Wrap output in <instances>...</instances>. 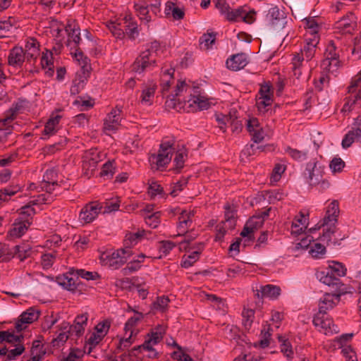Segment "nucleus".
Returning a JSON list of instances; mask_svg holds the SVG:
<instances>
[{
	"instance_id": "obj_1",
	"label": "nucleus",
	"mask_w": 361,
	"mask_h": 361,
	"mask_svg": "<svg viewBox=\"0 0 361 361\" xmlns=\"http://www.w3.org/2000/svg\"><path fill=\"white\" fill-rule=\"evenodd\" d=\"M184 90H188V87L185 81L179 82L176 87L175 94H172L169 99L166 102V106L169 109L180 111V109L188 111H197L207 109L210 104L209 101L203 96L199 94V87H194V95L190 94V99L182 106L181 103L176 102V97Z\"/></svg>"
},
{
	"instance_id": "obj_2",
	"label": "nucleus",
	"mask_w": 361,
	"mask_h": 361,
	"mask_svg": "<svg viewBox=\"0 0 361 361\" xmlns=\"http://www.w3.org/2000/svg\"><path fill=\"white\" fill-rule=\"evenodd\" d=\"M108 27L118 39H124L125 37H128L130 40L133 41L140 33L137 21L130 14L126 15L119 21L110 22Z\"/></svg>"
},
{
	"instance_id": "obj_3",
	"label": "nucleus",
	"mask_w": 361,
	"mask_h": 361,
	"mask_svg": "<svg viewBox=\"0 0 361 361\" xmlns=\"http://www.w3.org/2000/svg\"><path fill=\"white\" fill-rule=\"evenodd\" d=\"M346 268L342 263L332 261L326 270L317 271L316 276L324 284L339 288L342 285L340 278L346 274Z\"/></svg>"
},
{
	"instance_id": "obj_4",
	"label": "nucleus",
	"mask_w": 361,
	"mask_h": 361,
	"mask_svg": "<svg viewBox=\"0 0 361 361\" xmlns=\"http://www.w3.org/2000/svg\"><path fill=\"white\" fill-rule=\"evenodd\" d=\"M65 30L68 34L67 46L71 49H75L74 57L78 61H82L84 65L87 63V58L84 56L81 50L78 48V45L81 41L80 30L73 20H68L65 27Z\"/></svg>"
},
{
	"instance_id": "obj_5",
	"label": "nucleus",
	"mask_w": 361,
	"mask_h": 361,
	"mask_svg": "<svg viewBox=\"0 0 361 361\" xmlns=\"http://www.w3.org/2000/svg\"><path fill=\"white\" fill-rule=\"evenodd\" d=\"M166 333V329L162 325H158L152 329L149 333L145 337V342L137 347H135L134 350H144L149 352L147 357L149 358H156L158 357V353L153 348L154 345L159 343Z\"/></svg>"
},
{
	"instance_id": "obj_6",
	"label": "nucleus",
	"mask_w": 361,
	"mask_h": 361,
	"mask_svg": "<svg viewBox=\"0 0 361 361\" xmlns=\"http://www.w3.org/2000/svg\"><path fill=\"white\" fill-rule=\"evenodd\" d=\"M173 143L169 141L162 142L157 154H152L149 157L151 167L154 170H161L171 161L174 149Z\"/></svg>"
},
{
	"instance_id": "obj_7",
	"label": "nucleus",
	"mask_w": 361,
	"mask_h": 361,
	"mask_svg": "<svg viewBox=\"0 0 361 361\" xmlns=\"http://www.w3.org/2000/svg\"><path fill=\"white\" fill-rule=\"evenodd\" d=\"M324 174L325 166L317 159H311L307 162L303 172L304 178L311 188H313L315 183H318Z\"/></svg>"
},
{
	"instance_id": "obj_8",
	"label": "nucleus",
	"mask_w": 361,
	"mask_h": 361,
	"mask_svg": "<svg viewBox=\"0 0 361 361\" xmlns=\"http://www.w3.org/2000/svg\"><path fill=\"white\" fill-rule=\"evenodd\" d=\"M157 66L155 54L149 51H143L136 58L132 65V70L137 73L152 71Z\"/></svg>"
},
{
	"instance_id": "obj_9",
	"label": "nucleus",
	"mask_w": 361,
	"mask_h": 361,
	"mask_svg": "<svg viewBox=\"0 0 361 361\" xmlns=\"http://www.w3.org/2000/svg\"><path fill=\"white\" fill-rule=\"evenodd\" d=\"M333 41H330L326 45L324 59L322 61L321 67L332 73L335 72L340 65L339 54Z\"/></svg>"
},
{
	"instance_id": "obj_10",
	"label": "nucleus",
	"mask_w": 361,
	"mask_h": 361,
	"mask_svg": "<svg viewBox=\"0 0 361 361\" xmlns=\"http://www.w3.org/2000/svg\"><path fill=\"white\" fill-rule=\"evenodd\" d=\"M312 322L319 331L326 335L337 332V326L333 324L332 319L329 317L326 312L319 311L314 317Z\"/></svg>"
},
{
	"instance_id": "obj_11",
	"label": "nucleus",
	"mask_w": 361,
	"mask_h": 361,
	"mask_svg": "<svg viewBox=\"0 0 361 361\" xmlns=\"http://www.w3.org/2000/svg\"><path fill=\"white\" fill-rule=\"evenodd\" d=\"M354 142L361 143V116H357L353 127L344 136L341 145L344 149L350 147Z\"/></svg>"
},
{
	"instance_id": "obj_12",
	"label": "nucleus",
	"mask_w": 361,
	"mask_h": 361,
	"mask_svg": "<svg viewBox=\"0 0 361 361\" xmlns=\"http://www.w3.org/2000/svg\"><path fill=\"white\" fill-rule=\"evenodd\" d=\"M102 204L98 202H92L87 204L81 210L79 214L80 220L84 224H89L93 221L102 212Z\"/></svg>"
},
{
	"instance_id": "obj_13",
	"label": "nucleus",
	"mask_w": 361,
	"mask_h": 361,
	"mask_svg": "<svg viewBox=\"0 0 361 361\" xmlns=\"http://www.w3.org/2000/svg\"><path fill=\"white\" fill-rule=\"evenodd\" d=\"M39 318V312L33 308H29L23 312L15 323V329L16 334H22L21 331L25 330L27 325L32 324Z\"/></svg>"
},
{
	"instance_id": "obj_14",
	"label": "nucleus",
	"mask_w": 361,
	"mask_h": 361,
	"mask_svg": "<svg viewBox=\"0 0 361 361\" xmlns=\"http://www.w3.org/2000/svg\"><path fill=\"white\" fill-rule=\"evenodd\" d=\"M348 93L349 96L347 97L346 104L351 106L361 103V72L352 80L350 85L348 87Z\"/></svg>"
},
{
	"instance_id": "obj_15",
	"label": "nucleus",
	"mask_w": 361,
	"mask_h": 361,
	"mask_svg": "<svg viewBox=\"0 0 361 361\" xmlns=\"http://www.w3.org/2000/svg\"><path fill=\"white\" fill-rule=\"evenodd\" d=\"M30 219H25L24 216L18 217L15 219L12 227L7 233V238L13 240L23 235L30 226Z\"/></svg>"
},
{
	"instance_id": "obj_16",
	"label": "nucleus",
	"mask_w": 361,
	"mask_h": 361,
	"mask_svg": "<svg viewBox=\"0 0 361 361\" xmlns=\"http://www.w3.org/2000/svg\"><path fill=\"white\" fill-rule=\"evenodd\" d=\"M103 154L97 149H91L86 152L82 161V168L86 171H94L99 162L102 160Z\"/></svg>"
},
{
	"instance_id": "obj_17",
	"label": "nucleus",
	"mask_w": 361,
	"mask_h": 361,
	"mask_svg": "<svg viewBox=\"0 0 361 361\" xmlns=\"http://www.w3.org/2000/svg\"><path fill=\"white\" fill-rule=\"evenodd\" d=\"M247 130L252 137V140L259 143L264 138V131L257 118H251L247 121Z\"/></svg>"
},
{
	"instance_id": "obj_18",
	"label": "nucleus",
	"mask_w": 361,
	"mask_h": 361,
	"mask_svg": "<svg viewBox=\"0 0 361 361\" xmlns=\"http://www.w3.org/2000/svg\"><path fill=\"white\" fill-rule=\"evenodd\" d=\"M122 110L116 107L108 114L104 123V128L108 131H116L121 125Z\"/></svg>"
},
{
	"instance_id": "obj_19",
	"label": "nucleus",
	"mask_w": 361,
	"mask_h": 361,
	"mask_svg": "<svg viewBox=\"0 0 361 361\" xmlns=\"http://www.w3.org/2000/svg\"><path fill=\"white\" fill-rule=\"evenodd\" d=\"M248 63V57L245 53L232 55L226 62V67L233 71L243 68Z\"/></svg>"
},
{
	"instance_id": "obj_20",
	"label": "nucleus",
	"mask_w": 361,
	"mask_h": 361,
	"mask_svg": "<svg viewBox=\"0 0 361 361\" xmlns=\"http://www.w3.org/2000/svg\"><path fill=\"white\" fill-rule=\"evenodd\" d=\"M195 216V212L183 210L178 216V223L177 226L178 235H183L186 233L188 229L190 227L192 222V217Z\"/></svg>"
},
{
	"instance_id": "obj_21",
	"label": "nucleus",
	"mask_w": 361,
	"mask_h": 361,
	"mask_svg": "<svg viewBox=\"0 0 361 361\" xmlns=\"http://www.w3.org/2000/svg\"><path fill=\"white\" fill-rule=\"evenodd\" d=\"M266 20L271 26L283 27L285 23L284 13L277 6L271 7L266 15Z\"/></svg>"
},
{
	"instance_id": "obj_22",
	"label": "nucleus",
	"mask_w": 361,
	"mask_h": 361,
	"mask_svg": "<svg viewBox=\"0 0 361 361\" xmlns=\"http://www.w3.org/2000/svg\"><path fill=\"white\" fill-rule=\"evenodd\" d=\"M26 60L24 49L21 47H13L8 54V65L15 68H20Z\"/></svg>"
},
{
	"instance_id": "obj_23",
	"label": "nucleus",
	"mask_w": 361,
	"mask_h": 361,
	"mask_svg": "<svg viewBox=\"0 0 361 361\" xmlns=\"http://www.w3.org/2000/svg\"><path fill=\"white\" fill-rule=\"evenodd\" d=\"M126 254L127 251L125 249L118 250L106 257V264L111 269H117L127 262Z\"/></svg>"
},
{
	"instance_id": "obj_24",
	"label": "nucleus",
	"mask_w": 361,
	"mask_h": 361,
	"mask_svg": "<svg viewBox=\"0 0 361 361\" xmlns=\"http://www.w3.org/2000/svg\"><path fill=\"white\" fill-rule=\"evenodd\" d=\"M57 173L54 169H47L44 176L40 187L47 192L51 193L54 190V186L58 185L56 180Z\"/></svg>"
},
{
	"instance_id": "obj_25",
	"label": "nucleus",
	"mask_w": 361,
	"mask_h": 361,
	"mask_svg": "<svg viewBox=\"0 0 361 361\" xmlns=\"http://www.w3.org/2000/svg\"><path fill=\"white\" fill-rule=\"evenodd\" d=\"M59 334L56 337L53 338L51 340V344L53 347L59 348L61 345H63L68 337L71 335H73L69 330V324L65 321L61 322L59 326Z\"/></svg>"
},
{
	"instance_id": "obj_26",
	"label": "nucleus",
	"mask_w": 361,
	"mask_h": 361,
	"mask_svg": "<svg viewBox=\"0 0 361 361\" xmlns=\"http://www.w3.org/2000/svg\"><path fill=\"white\" fill-rule=\"evenodd\" d=\"M281 294V288L275 285L268 284L261 286L259 290H256L255 295L259 299L263 298H269L271 299H276Z\"/></svg>"
},
{
	"instance_id": "obj_27",
	"label": "nucleus",
	"mask_w": 361,
	"mask_h": 361,
	"mask_svg": "<svg viewBox=\"0 0 361 361\" xmlns=\"http://www.w3.org/2000/svg\"><path fill=\"white\" fill-rule=\"evenodd\" d=\"M340 301L339 294L326 293L320 299L319 305V311L326 312L332 309Z\"/></svg>"
},
{
	"instance_id": "obj_28",
	"label": "nucleus",
	"mask_w": 361,
	"mask_h": 361,
	"mask_svg": "<svg viewBox=\"0 0 361 361\" xmlns=\"http://www.w3.org/2000/svg\"><path fill=\"white\" fill-rule=\"evenodd\" d=\"M196 250L191 252L189 255H183L180 262L183 268L188 269L192 267L199 259L203 249L204 244L200 243L196 247Z\"/></svg>"
},
{
	"instance_id": "obj_29",
	"label": "nucleus",
	"mask_w": 361,
	"mask_h": 361,
	"mask_svg": "<svg viewBox=\"0 0 361 361\" xmlns=\"http://www.w3.org/2000/svg\"><path fill=\"white\" fill-rule=\"evenodd\" d=\"M339 213L338 202L333 200L328 206L326 215L322 220V225H328L329 224H336Z\"/></svg>"
},
{
	"instance_id": "obj_30",
	"label": "nucleus",
	"mask_w": 361,
	"mask_h": 361,
	"mask_svg": "<svg viewBox=\"0 0 361 361\" xmlns=\"http://www.w3.org/2000/svg\"><path fill=\"white\" fill-rule=\"evenodd\" d=\"M354 27L355 23L352 13L342 18L335 23V28L342 34L351 33L354 30Z\"/></svg>"
},
{
	"instance_id": "obj_31",
	"label": "nucleus",
	"mask_w": 361,
	"mask_h": 361,
	"mask_svg": "<svg viewBox=\"0 0 361 361\" xmlns=\"http://www.w3.org/2000/svg\"><path fill=\"white\" fill-rule=\"evenodd\" d=\"M88 316L87 314L78 315L74 320V324L72 326L69 325V330L72 334H75L77 337L80 336L87 326Z\"/></svg>"
},
{
	"instance_id": "obj_32",
	"label": "nucleus",
	"mask_w": 361,
	"mask_h": 361,
	"mask_svg": "<svg viewBox=\"0 0 361 361\" xmlns=\"http://www.w3.org/2000/svg\"><path fill=\"white\" fill-rule=\"evenodd\" d=\"M317 47L310 44L308 43H305L303 47L300 49V52L297 53L294 55L293 58L303 62V61H310L314 56L316 53Z\"/></svg>"
},
{
	"instance_id": "obj_33",
	"label": "nucleus",
	"mask_w": 361,
	"mask_h": 361,
	"mask_svg": "<svg viewBox=\"0 0 361 361\" xmlns=\"http://www.w3.org/2000/svg\"><path fill=\"white\" fill-rule=\"evenodd\" d=\"M24 108V101L19 100L13 103L11 108L6 111V117L0 119V123L6 125L7 122L13 121L16 115Z\"/></svg>"
},
{
	"instance_id": "obj_34",
	"label": "nucleus",
	"mask_w": 361,
	"mask_h": 361,
	"mask_svg": "<svg viewBox=\"0 0 361 361\" xmlns=\"http://www.w3.org/2000/svg\"><path fill=\"white\" fill-rule=\"evenodd\" d=\"M61 116L59 115H52L44 126L43 133L44 135H52L58 130V126Z\"/></svg>"
},
{
	"instance_id": "obj_35",
	"label": "nucleus",
	"mask_w": 361,
	"mask_h": 361,
	"mask_svg": "<svg viewBox=\"0 0 361 361\" xmlns=\"http://www.w3.org/2000/svg\"><path fill=\"white\" fill-rule=\"evenodd\" d=\"M156 88L157 86L155 85L150 84L142 90L140 96L142 104L150 106L152 104Z\"/></svg>"
},
{
	"instance_id": "obj_36",
	"label": "nucleus",
	"mask_w": 361,
	"mask_h": 361,
	"mask_svg": "<svg viewBox=\"0 0 361 361\" xmlns=\"http://www.w3.org/2000/svg\"><path fill=\"white\" fill-rule=\"evenodd\" d=\"M307 218L302 213L295 217L292 223V233L296 235L302 233L307 228Z\"/></svg>"
},
{
	"instance_id": "obj_37",
	"label": "nucleus",
	"mask_w": 361,
	"mask_h": 361,
	"mask_svg": "<svg viewBox=\"0 0 361 361\" xmlns=\"http://www.w3.org/2000/svg\"><path fill=\"white\" fill-rule=\"evenodd\" d=\"M52 51L46 50V52H42L41 57V65L42 68H47L46 74L48 76H51L54 73V63L52 61Z\"/></svg>"
},
{
	"instance_id": "obj_38",
	"label": "nucleus",
	"mask_w": 361,
	"mask_h": 361,
	"mask_svg": "<svg viewBox=\"0 0 361 361\" xmlns=\"http://www.w3.org/2000/svg\"><path fill=\"white\" fill-rule=\"evenodd\" d=\"M321 227H323V231L322 235L320 236V240L329 243L331 240V237L336 231L335 224H329L328 225L323 226L322 223L318 227L310 228V231H316Z\"/></svg>"
},
{
	"instance_id": "obj_39",
	"label": "nucleus",
	"mask_w": 361,
	"mask_h": 361,
	"mask_svg": "<svg viewBox=\"0 0 361 361\" xmlns=\"http://www.w3.org/2000/svg\"><path fill=\"white\" fill-rule=\"evenodd\" d=\"M225 221L223 222L226 228H233L235 225V210L229 204L224 205Z\"/></svg>"
},
{
	"instance_id": "obj_40",
	"label": "nucleus",
	"mask_w": 361,
	"mask_h": 361,
	"mask_svg": "<svg viewBox=\"0 0 361 361\" xmlns=\"http://www.w3.org/2000/svg\"><path fill=\"white\" fill-rule=\"evenodd\" d=\"M24 336L23 335V338L20 340V341H15L13 343H10L11 344H13L15 345V348L13 349H11L8 350V355H7V360L11 361L15 360L17 357L22 355L25 348L24 347Z\"/></svg>"
},
{
	"instance_id": "obj_41",
	"label": "nucleus",
	"mask_w": 361,
	"mask_h": 361,
	"mask_svg": "<svg viewBox=\"0 0 361 361\" xmlns=\"http://www.w3.org/2000/svg\"><path fill=\"white\" fill-rule=\"evenodd\" d=\"M135 8L138 13L140 19L146 23H149L152 20L151 15L149 14L147 1H142L135 4Z\"/></svg>"
},
{
	"instance_id": "obj_42",
	"label": "nucleus",
	"mask_w": 361,
	"mask_h": 361,
	"mask_svg": "<svg viewBox=\"0 0 361 361\" xmlns=\"http://www.w3.org/2000/svg\"><path fill=\"white\" fill-rule=\"evenodd\" d=\"M321 72L320 75L318 79H314V85L316 90L321 92L326 87H328L329 85L330 78L329 75V72L326 70H324Z\"/></svg>"
},
{
	"instance_id": "obj_43",
	"label": "nucleus",
	"mask_w": 361,
	"mask_h": 361,
	"mask_svg": "<svg viewBox=\"0 0 361 361\" xmlns=\"http://www.w3.org/2000/svg\"><path fill=\"white\" fill-rule=\"evenodd\" d=\"M216 40V34L207 32L203 34L199 39L200 47L202 50H209L212 48Z\"/></svg>"
},
{
	"instance_id": "obj_44",
	"label": "nucleus",
	"mask_w": 361,
	"mask_h": 361,
	"mask_svg": "<svg viewBox=\"0 0 361 361\" xmlns=\"http://www.w3.org/2000/svg\"><path fill=\"white\" fill-rule=\"evenodd\" d=\"M20 188L18 185H11L0 190V205L8 202L12 196L20 191Z\"/></svg>"
},
{
	"instance_id": "obj_45",
	"label": "nucleus",
	"mask_w": 361,
	"mask_h": 361,
	"mask_svg": "<svg viewBox=\"0 0 361 361\" xmlns=\"http://www.w3.org/2000/svg\"><path fill=\"white\" fill-rule=\"evenodd\" d=\"M228 124L230 125L231 130L233 133L238 134L243 129V123L238 119L237 111H230L229 118H228Z\"/></svg>"
},
{
	"instance_id": "obj_46",
	"label": "nucleus",
	"mask_w": 361,
	"mask_h": 361,
	"mask_svg": "<svg viewBox=\"0 0 361 361\" xmlns=\"http://www.w3.org/2000/svg\"><path fill=\"white\" fill-rule=\"evenodd\" d=\"M22 338L23 334H16L13 330L0 331V343L20 341Z\"/></svg>"
},
{
	"instance_id": "obj_47",
	"label": "nucleus",
	"mask_w": 361,
	"mask_h": 361,
	"mask_svg": "<svg viewBox=\"0 0 361 361\" xmlns=\"http://www.w3.org/2000/svg\"><path fill=\"white\" fill-rule=\"evenodd\" d=\"M271 331L272 330L269 324H266L263 326L261 331L262 338L259 341V345L261 348H265L269 346L271 336Z\"/></svg>"
},
{
	"instance_id": "obj_48",
	"label": "nucleus",
	"mask_w": 361,
	"mask_h": 361,
	"mask_svg": "<svg viewBox=\"0 0 361 361\" xmlns=\"http://www.w3.org/2000/svg\"><path fill=\"white\" fill-rule=\"evenodd\" d=\"M285 152L288 154L292 159L298 161H302L307 157V153L306 152L293 149L290 147H287L285 149Z\"/></svg>"
},
{
	"instance_id": "obj_49",
	"label": "nucleus",
	"mask_w": 361,
	"mask_h": 361,
	"mask_svg": "<svg viewBox=\"0 0 361 361\" xmlns=\"http://www.w3.org/2000/svg\"><path fill=\"white\" fill-rule=\"evenodd\" d=\"M78 277L76 279H75L73 277H69L68 276L66 275L63 276V278H58L59 283L63 286L66 289L68 290H74L77 288L78 283Z\"/></svg>"
},
{
	"instance_id": "obj_50",
	"label": "nucleus",
	"mask_w": 361,
	"mask_h": 361,
	"mask_svg": "<svg viewBox=\"0 0 361 361\" xmlns=\"http://www.w3.org/2000/svg\"><path fill=\"white\" fill-rule=\"evenodd\" d=\"M15 251L17 257L20 261H23L27 257H30L32 252L31 247L29 245H22L15 246Z\"/></svg>"
},
{
	"instance_id": "obj_51",
	"label": "nucleus",
	"mask_w": 361,
	"mask_h": 361,
	"mask_svg": "<svg viewBox=\"0 0 361 361\" xmlns=\"http://www.w3.org/2000/svg\"><path fill=\"white\" fill-rule=\"evenodd\" d=\"M274 99H271V97H265V99L257 97L256 100V105L258 111L264 114L269 110V107L272 105Z\"/></svg>"
},
{
	"instance_id": "obj_52",
	"label": "nucleus",
	"mask_w": 361,
	"mask_h": 361,
	"mask_svg": "<svg viewBox=\"0 0 361 361\" xmlns=\"http://www.w3.org/2000/svg\"><path fill=\"white\" fill-rule=\"evenodd\" d=\"M188 157L187 153L185 151H178L176 153V156L173 159L175 164L174 170L179 172L181 169L184 166V163Z\"/></svg>"
},
{
	"instance_id": "obj_53",
	"label": "nucleus",
	"mask_w": 361,
	"mask_h": 361,
	"mask_svg": "<svg viewBox=\"0 0 361 361\" xmlns=\"http://www.w3.org/2000/svg\"><path fill=\"white\" fill-rule=\"evenodd\" d=\"M120 202L119 197H116V198L111 199V200L105 202V205L102 206L103 210H102V212L110 213L118 210Z\"/></svg>"
},
{
	"instance_id": "obj_54",
	"label": "nucleus",
	"mask_w": 361,
	"mask_h": 361,
	"mask_svg": "<svg viewBox=\"0 0 361 361\" xmlns=\"http://www.w3.org/2000/svg\"><path fill=\"white\" fill-rule=\"evenodd\" d=\"M71 274H74L78 278L81 277L87 280H97L99 278L98 273L85 271V269H77L71 273Z\"/></svg>"
},
{
	"instance_id": "obj_55",
	"label": "nucleus",
	"mask_w": 361,
	"mask_h": 361,
	"mask_svg": "<svg viewBox=\"0 0 361 361\" xmlns=\"http://www.w3.org/2000/svg\"><path fill=\"white\" fill-rule=\"evenodd\" d=\"M243 324L246 329L250 328L255 317V312L252 309H244L242 312Z\"/></svg>"
},
{
	"instance_id": "obj_56",
	"label": "nucleus",
	"mask_w": 361,
	"mask_h": 361,
	"mask_svg": "<svg viewBox=\"0 0 361 361\" xmlns=\"http://www.w3.org/2000/svg\"><path fill=\"white\" fill-rule=\"evenodd\" d=\"M257 97L264 98L271 97L274 99V92L271 85L269 82H264L260 85Z\"/></svg>"
},
{
	"instance_id": "obj_57",
	"label": "nucleus",
	"mask_w": 361,
	"mask_h": 361,
	"mask_svg": "<svg viewBox=\"0 0 361 361\" xmlns=\"http://www.w3.org/2000/svg\"><path fill=\"white\" fill-rule=\"evenodd\" d=\"M92 99H83L82 97H78L73 102V105L76 106L80 111L88 110L94 106Z\"/></svg>"
},
{
	"instance_id": "obj_58",
	"label": "nucleus",
	"mask_w": 361,
	"mask_h": 361,
	"mask_svg": "<svg viewBox=\"0 0 361 361\" xmlns=\"http://www.w3.org/2000/svg\"><path fill=\"white\" fill-rule=\"evenodd\" d=\"M310 253L312 257L316 259H321L324 256L326 253V247L320 243H315L311 247Z\"/></svg>"
},
{
	"instance_id": "obj_59",
	"label": "nucleus",
	"mask_w": 361,
	"mask_h": 361,
	"mask_svg": "<svg viewBox=\"0 0 361 361\" xmlns=\"http://www.w3.org/2000/svg\"><path fill=\"white\" fill-rule=\"evenodd\" d=\"M143 318L142 313L135 312L133 317H131L128 319L125 324L124 330L126 332L133 331V328L137 324V323Z\"/></svg>"
},
{
	"instance_id": "obj_60",
	"label": "nucleus",
	"mask_w": 361,
	"mask_h": 361,
	"mask_svg": "<svg viewBox=\"0 0 361 361\" xmlns=\"http://www.w3.org/2000/svg\"><path fill=\"white\" fill-rule=\"evenodd\" d=\"M142 235L140 233H130L127 234L124 239V245L126 247H131L136 245L137 242L141 239Z\"/></svg>"
},
{
	"instance_id": "obj_61",
	"label": "nucleus",
	"mask_w": 361,
	"mask_h": 361,
	"mask_svg": "<svg viewBox=\"0 0 361 361\" xmlns=\"http://www.w3.org/2000/svg\"><path fill=\"white\" fill-rule=\"evenodd\" d=\"M56 259L55 253H46L41 257V264L44 269H49Z\"/></svg>"
},
{
	"instance_id": "obj_62",
	"label": "nucleus",
	"mask_w": 361,
	"mask_h": 361,
	"mask_svg": "<svg viewBox=\"0 0 361 361\" xmlns=\"http://www.w3.org/2000/svg\"><path fill=\"white\" fill-rule=\"evenodd\" d=\"M345 166V162L338 157H334L329 164V168L333 173H340Z\"/></svg>"
},
{
	"instance_id": "obj_63",
	"label": "nucleus",
	"mask_w": 361,
	"mask_h": 361,
	"mask_svg": "<svg viewBox=\"0 0 361 361\" xmlns=\"http://www.w3.org/2000/svg\"><path fill=\"white\" fill-rule=\"evenodd\" d=\"M85 84V80L81 78L73 80L70 88L71 94L75 95L79 94L84 88Z\"/></svg>"
},
{
	"instance_id": "obj_64",
	"label": "nucleus",
	"mask_w": 361,
	"mask_h": 361,
	"mask_svg": "<svg viewBox=\"0 0 361 361\" xmlns=\"http://www.w3.org/2000/svg\"><path fill=\"white\" fill-rule=\"evenodd\" d=\"M159 244V250L164 255H167L176 246V244L171 240H161Z\"/></svg>"
}]
</instances>
